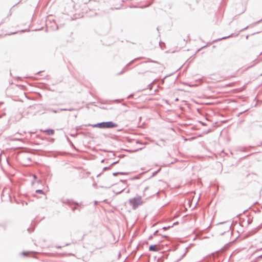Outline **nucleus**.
I'll return each instance as SVG.
<instances>
[{"label": "nucleus", "instance_id": "obj_1", "mask_svg": "<svg viewBox=\"0 0 262 262\" xmlns=\"http://www.w3.org/2000/svg\"><path fill=\"white\" fill-rule=\"evenodd\" d=\"M96 126L100 128H113L117 127V124L112 121H110L98 123Z\"/></svg>", "mask_w": 262, "mask_h": 262}, {"label": "nucleus", "instance_id": "obj_2", "mask_svg": "<svg viewBox=\"0 0 262 262\" xmlns=\"http://www.w3.org/2000/svg\"><path fill=\"white\" fill-rule=\"evenodd\" d=\"M130 203L134 208H136L138 206L142 204V200L141 198H135L130 200Z\"/></svg>", "mask_w": 262, "mask_h": 262}, {"label": "nucleus", "instance_id": "obj_3", "mask_svg": "<svg viewBox=\"0 0 262 262\" xmlns=\"http://www.w3.org/2000/svg\"><path fill=\"white\" fill-rule=\"evenodd\" d=\"M161 247L159 245H151L149 247V250L151 251H159L161 250Z\"/></svg>", "mask_w": 262, "mask_h": 262}, {"label": "nucleus", "instance_id": "obj_4", "mask_svg": "<svg viewBox=\"0 0 262 262\" xmlns=\"http://www.w3.org/2000/svg\"><path fill=\"white\" fill-rule=\"evenodd\" d=\"M48 135H52L54 134L53 129H47L44 131Z\"/></svg>", "mask_w": 262, "mask_h": 262}, {"label": "nucleus", "instance_id": "obj_5", "mask_svg": "<svg viewBox=\"0 0 262 262\" xmlns=\"http://www.w3.org/2000/svg\"><path fill=\"white\" fill-rule=\"evenodd\" d=\"M36 192L41 193V194L44 193L41 190H39V189L36 190Z\"/></svg>", "mask_w": 262, "mask_h": 262}, {"label": "nucleus", "instance_id": "obj_6", "mask_svg": "<svg viewBox=\"0 0 262 262\" xmlns=\"http://www.w3.org/2000/svg\"><path fill=\"white\" fill-rule=\"evenodd\" d=\"M28 254H29V252H24L22 253V254L24 255H27Z\"/></svg>", "mask_w": 262, "mask_h": 262}, {"label": "nucleus", "instance_id": "obj_7", "mask_svg": "<svg viewBox=\"0 0 262 262\" xmlns=\"http://www.w3.org/2000/svg\"><path fill=\"white\" fill-rule=\"evenodd\" d=\"M33 177H34V179H36V176H35V175H34V176H33Z\"/></svg>", "mask_w": 262, "mask_h": 262}]
</instances>
